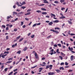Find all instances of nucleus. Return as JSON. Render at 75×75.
Returning <instances> with one entry per match:
<instances>
[{
    "label": "nucleus",
    "mask_w": 75,
    "mask_h": 75,
    "mask_svg": "<svg viewBox=\"0 0 75 75\" xmlns=\"http://www.w3.org/2000/svg\"><path fill=\"white\" fill-rule=\"evenodd\" d=\"M33 53H34V54H35V58H37V59H38V56H37V53H36V52H35V51H33Z\"/></svg>",
    "instance_id": "1"
},
{
    "label": "nucleus",
    "mask_w": 75,
    "mask_h": 75,
    "mask_svg": "<svg viewBox=\"0 0 75 75\" xmlns=\"http://www.w3.org/2000/svg\"><path fill=\"white\" fill-rule=\"evenodd\" d=\"M70 59L71 61H72L74 60V56L72 55L71 56Z\"/></svg>",
    "instance_id": "2"
},
{
    "label": "nucleus",
    "mask_w": 75,
    "mask_h": 75,
    "mask_svg": "<svg viewBox=\"0 0 75 75\" xmlns=\"http://www.w3.org/2000/svg\"><path fill=\"white\" fill-rule=\"evenodd\" d=\"M68 49L69 50H70L71 51H72V50H73V47L71 48L70 47H69Z\"/></svg>",
    "instance_id": "3"
},
{
    "label": "nucleus",
    "mask_w": 75,
    "mask_h": 75,
    "mask_svg": "<svg viewBox=\"0 0 75 75\" xmlns=\"http://www.w3.org/2000/svg\"><path fill=\"white\" fill-rule=\"evenodd\" d=\"M30 14H31V12H29L25 14V16H27L28 15H30Z\"/></svg>",
    "instance_id": "4"
},
{
    "label": "nucleus",
    "mask_w": 75,
    "mask_h": 75,
    "mask_svg": "<svg viewBox=\"0 0 75 75\" xmlns=\"http://www.w3.org/2000/svg\"><path fill=\"white\" fill-rule=\"evenodd\" d=\"M17 43H16L15 45H12V48H14L15 47H16V46H17Z\"/></svg>",
    "instance_id": "5"
},
{
    "label": "nucleus",
    "mask_w": 75,
    "mask_h": 75,
    "mask_svg": "<svg viewBox=\"0 0 75 75\" xmlns=\"http://www.w3.org/2000/svg\"><path fill=\"white\" fill-rule=\"evenodd\" d=\"M65 18V17L64 16H62L60 17L59 18L60 19H62L64 18Z\"/></svg>",
    "instance_id": "6"
},
{
    "label": "nucleus",
    "mask_w": 75,
    "mask_h": 75,
    "mask_svg": "<svg viewBox=\"0 0 75 75\" xmlns=\"http://www.w3.org/2000/svg\"><path fill=\"white\" fill-rule=\"evenodd\" d=\"M47 0H43L44 3H49L48 1H47Z\"/></svg>",
    "instance_id": "7"
},
{
    "label": "nucleus",
    "mask_w": 75,
    "mask_h": 75,
    "mask_svg": "<svg viewBox=\"0 0 75 75\" xmlns=\"http://www.w3.org/2000/svg\"><path fill=\"white\" fill-rule=\"evenodd\" d=\"M21 52V50H19V51H18L16 53L17 54H20V53Z\"/></svg>",
    "instance_id": "8"
},
{
    "label": "nucleus",
    "mask_w": 75,
    "mask_h": 75,
    "mask_svg": "<svg viewBox=\"0 0 75 75\" xmlns=\"http://www.w3.org/2000/svg\"><path fill=\"white\" fill-rule=\"evenodd\" d=\"M55 71L57 72V73H59V72H61V71H60L59 70H55Z\"/></svg>",
    "instance_id": "9"
},
{
    "label": "nucleus",
    "mask_w": 75,
    "mask_h": 75,
    "mask_svg": "<svg viewBox=\"0 0 75 75\" xmlns=\"http://www.w3.org/2000/svg\"><path fill=\"white\" fill-rule=\"evenodd\" d=\"M53 23H58L59 22V21L58 20H56L55 21H53Z\"/></svg>",
    "instance_id": "10"
},
{
    "label": "nucleus",
    "mask_w": 75,
    "mask_h": 75,
    "mask_svg": "<svg viewBox=\"0 0 75 75\" xmlns=\"http://www.w3.org/2000/svg\"><path fill=\"white\" fill-rule=\"evenodd\" d=\"M16 4H17L18 7L21 6V5H20V4H19V3L18 2H16Z\"/></svg>",
    "instance_id": "11"
},
{
    "label": "nucleus",
    "mask_w": 75,
    "mask_h": 75,
    "mask_svg": "<svg viewBox=\"0 0 75 75\" xmlns=\"http://www.w3.org/2000/svg\"><path fill=\"white\" fill-rule=\"evenodd\" d=\"M51 35H50L47 37V38L48 39H50V38H51Z\"/></svg>",
    "instance_id": "12"
},
{
    "label": "nucleus",
    "mask_w": 75,
    "mask_h": 75,
    "mask_svg": "<svg viewBox=\"0 0 75 75\" xmlns=\"http://www.w3.org/2000/svg\"><path fill=\"white\" fill-rule=\"evenodd\" d=\"M59 69L60 70H61V69H62V70H64V68L63 67H62L59 68Z\"/></svg>",
    "instance_id": "13"
},
{
    "label": "nucleus",
    "mask_w": 75,
    "mask_h": 75,
    "mask_svg": "<svg viewBox=\"0 0 75 75\" xmlns=\"http://www.w3.org/2000/svg\"><path fill=\"white\" fill-rule=\"evenodd\" d=\"M59 52V49H57L56 50V52H57V54H60V52Z\"/></svg>",
    "instance_id": "14"
},
{
    "label": "nucleus",
    "mask_w": 75,
    "mask_h": 75,
    "mask_svg": "<svg viewBox=\"0 0 75 75\" xmlns=\"http://www.w3.org/2000/svg\"><path fill=\"white\" fill-rule=\"evenodd\" d=\"M53 24V23L52 22H50V23H48V24L49 25H52Z\"/></svg>",
    "instance_id": "15"
},
{
    "label": "nucleus",
    "mask_w": 75,
    "mask_h": 75,
    "mask_svg": "<svg viewBox=\"0 0 75 75\" xmlns=\"http://www.w3.org/2000/svg\"><path fill=\"white\" fill-rule=\"evenodd\" d=\"M68 22L69 24H72V22H71V21H68Z\"/></svg>",
    "instance_id": "16"
},
{
    "label": "nucleus",
    "mask_w": 75,
    "mask_h": 75,
    "mask_svg": "<svg viewBox=\"0 0 75 75\" xmlns=\"http://www.w3.org/2000/svg\"><path fill=\"white\" fill-rule=\"evenodd\" d=\"M51 15H52V16L53 17H56V16L54 14H53L52 13H51Z\"/></svg>",
    "instance_id": "17"
},
{
    "label": "nucleus",
    "mask_w": 75,
    "mask_h": 75,
    "mask_svg": "<svg viewBox=\"0 0 75 75\" xmlns=\"http://www.w3.org/2000/svg\"><path fill=\"white\" fill-rule=\"evenodd\" d=\"M41 10H43L44 11H46V10H47V9L44 8H41Z\"/></svg>",
    "instance_id": "18"
},
{
    "label": "nucleus",
    "mask_w": 75,
    "mask_h": 75,
    "mask_svg": "<svg viewBox=\"0 0 75 75\" xmlns=\"http://www.w3.org/2000/svg\"><path fill=\"white\" fill-rule=\"evenodd\" d=\"M42 14H47V13L46 12H43L42 13Z\"/></svg>",
    "instance_id": "19"
},
{
    "label": "nucleus",
    "mask_w": 75,
    "mask_h": 75,
    "mask_svg": "<svg viewBox=\"0 0 75 75\" xmlns=\"http://www.w3.org/2000/svg\"><path fill=\"white\" fill-rule=\"evenodd\" d=\"M65 1V0H60V2H61L62 3H63Z\"/></svg>",
    "instance_id": "20"
},
{
    "label": "nucleus",
    "mask_w": 75,
    "mask_h": 75,
    "mask_svg": "<svg viewBox=\"0 0 75 75\" xmlns=\"http://www.w3.org/2000/svg\"><path fill=\"white\" fill-rule=\"evenodd\" d=\"M27 47H25L24 48V49L23 50V51H26V50H27Z\"/></svg>",
    "instance_id": "21"
},
{
    "label": "nucleus",
    "mask_w": 75,
    "mask_h": 75,
    "mask_svg": "<svg viewBox=\"0 0 75 75\" xmlns=\"http://www.w3.org/2000/svg\"><path fill=\"white\" fill-rule=\"evenodd\" d=\"M54 33H56V34H59V32L57 30H54Z\"/></svg>",
    "instance_id": "22"
},
{
    "label": "nucleus",
    "mask_w": 75,
    "mask_h": 75,
    "mask_svg": "<svg viewBox=\"0 0 75 75\" xmlns=\"http://www.w3.org/2000/svg\"><path fill=\"white\" fill-rule=\"evenodd\" d=\"M54 3H56V4H58L59 2L57 1H54Z\"/></svg>",
    "instance_id": "23"
},
{
    "label": "nucleus",
    "mask_w": 75,
    "mask_h": 75,
    "mask_svg": "<svg viewBox=\"0 0 75 75\" xmlns=\"http://www.w3.org/2000/svg\"><path fill=\"white\" fill-rule=\"evenodd\" d=\"M9 53V52L8 51H7V52L5 51L4 52V54H8Z\"/></svg>",
    "instance_id": "24"
},
{
    "label": "nucleus",
    "mask_w": 75,
    "mask_h": 75,
    "mask_svg": "<svg viewBox=\"0 0 75 75\" xmlns=\"http://www.w3.org/2000/svg\"><path fill=\"white\" fill-rule=\"evenodd\" d=\"M61 55H63V56H65V54H64L62 52H61Z\"/></svg>",
    "instance_id": "25"
},
{
    "label": "nucleus",
    "mask_w": 75,
    "mask_h": 75,
    "mask_svg": "<svg viewBox=\"0 0 75 75\" xmlns=\"http://www.w3.org/2000/svg\"><path fill=\"white\" fill-rule=\"evenodd\" d=\"M13 14H16V15H17V13L16 12H13Z\"/></svg>",
    "instance_id": "26"
},
{
    "label": "nucleus",
    "mask_w": 75,
    "mask_h": 75,
    "mask_svg": "<svg viewBox=\"0 0 75 75\" xmlns=\"http://www.w3.org/2000/svg\"><path fill=\"white\" fill-rule=\"evenodd\" d=\"M21 8H23V9H24V8H25L26 7H25V6H23L21 7Z\"/></svg>",
    "instance_id": "27"
},
{
    "label": "nucleus",
    "mask_w": 75,
    "mask_h": 75,
    "mask_svg": "<svg viewBox=\"0 0 75 75\" xmlns=\"http://www.w3.org/2000/svg\"><path fill=\"white\" fill-rule=\"evenodd\" d=\"M12 62V61H9L6 62L7 64H9L10 63H11Z\"/></svg>",
    "instance_id": "28"
},
{
    "label": "nucleus",
    "mask_w": 75,
    "mask_h": 75,
    "mask_svg": "<svg viewBox=\"0 0 75 75\" xmlns=\"http://www.w3.org/2000/svg\"><path fill=\"white\" fill-rule=\"evenodd\" d=\"M23 40V38H22L21 39H20L19 40V42H21V41H22Z\"/></svg>",
    "instance_id": "29"
},
{
    "label": "nucleus",
    "mask_w": 75,
    "mask_h": 75,
    "mask_svg": "<svg viewBox=\"0 0 75 75\" xmlns=\"http://www.w3.org/2000/svg\"><path fill=\"white\" fill-rule=\"evenodd\" d=\"M31 11V9H28L27 10V12H29V11Z\"/></svg>",
    "instance_id": "30"
},
{
    "label": "nucleus",
    "mask_w": 75,
    "mask_h": 75,
    "mask_svg": "<svg viewBox=\"0 0 75 75\" xmlns=\"http://www.w3.org/2000/svg\"><path fill=\"white\" fill-rule=\"evenodd\" d=\"M59 58H61V60H62V57L61 56H59Z\"/></svg>",
    "instance_id": "31"
},
{
    "label": "nucleus",
    "mask_w": 75,
    "mask_h": 75,
    "mask_svg": "<svg viewBox=\"0 0 75 75\" xmlns=\"http://www.w3.org/2000/svg\"><path fill=\"white\" fill-rule=\"evenodd\" d=\"M50 68V66L47 65L46 66V69H48V68Z\"/></svg>",
    "instance_id": "32"
},
{
    "label": "nucleus",
    "mask_w": 75,
    "mask_h": 75,
    "mask_svg": "<svg viewBox=\"0 0 75 75\" xmlns=\"http://www.w3.org/2000/svg\"><path fill=\"white\" fill-rule=\"evenodd\" d=\"M36 12L38 13H41V11H36Z\"/></svg>",
    "instance_id": "33"
},
{
    "label": "nucleus",
    "mask_w": 75,
    "mask_h": 75,
    "mask_svg": "<svg viewBox=\"0 0 75 75\" xmlns=\"http://www.w3.org/2000/svg\"><path fill=\"white\" fill-rule=\"evenodd\" d=\"M57 45L60 47H61V45L60 44H57Z\"/></svg>",
    "instance_id": "34"
},
{
    "label": "nucleus",
    "mask_w": 75,
    "mask_h": 75,
    "mask_svg": "<svg viewBox=\"0 0 75 75\" xmlns=\"http://www.w3.org/2000/svg\"><path fill=\"white\" fill-rule=\"evenodd\" d=\"M25 4V1H23L22 3V5L23 6V5L24 4Z\"/></svg>",
    "instance_id": "35"
},
{
    "label": "nucleus",
    "mask_w": 75,
    "mask_h": 75,
    "mask_svg": "<svg viewBox=\"0 0 75 75\" xmlns=\"http://www.w3.org/2000/svg\"><path fill=\"white\" fill-rule=\"evenodd\" d=\"M35 36V35H32L31 36V38H34V37Z\"/></svg>",
    "instance_id": "36"
},
{
    "label": "nucleus",
    "mask_w": 75,
    "mask_h": 75,
    "mask_svg": "<svg viewBox=\"0 0 75 75\" xmlns=\"http://www.w3.org/2000/svg\"><path fill=\"white\" fill-rule=\"evenodd\" d=\"M8 69V68H6L4 69V71H5V72H6L7 71Z\"/></svg>",
    "instance_id": "37"
},
{
    "label": "nucleus",
    "mask_w": 75,
    "mask_h": 75,
    "mask_svg": "<svg viewBox=\"0 0 75 75\" xmlns=\"http://www.w3.org/2000/svg\"><path fill=\"white\" fill-rule=\"evenodd\" d=\"M65 65H66V66L68 65V63H67V62H65Z\"/></svg>",
    "instance_id": "38"
},
{
    "label": "nucleus",
    "mask_w": 75,
    "mask_h": 75,
    "mask_svg": "<svg viewBox=\"0 0 75 75\" xmlns=\"http://www.w3.org/2000/svg\"><path fill=\"white\" fill-rule=\"evenodd\" d=\"M20 38V36H19L17 38H16V39H17V40H19Z\"/></svg>",
    "instance_id": "39"
},
{
    "label": "nucleus",
    "mask_w": 75,
    "mask_h": 75,
    "mask_svg": "<svg viewBox=\"0 0 75 75\" xmlns=\"http://www.w3.org/2000/svg\"><path fill=\"white\" fill-rule=\"evenodd\" d=\"M36 25H37V23L34 24L33 25V27H35V26H36Z\"/></svg>",
    "instance_id": "40"
},
{
    "label": "nucleus",
    "mask_w": 75,
    "mask_h": 75,
    "mask_svg": "<svg viewBox=\"0 0 75 75\" xmlns=\"http://www.w3.org/2000/svg\"><path fill=\"white\" fill-rule=\"evenodd\" d=\"M72 71H73V70H69L68 71V72H72Z\"/></svg>",
    "instance_id": "41"
},
{
    "label": "nucleus",
    "mask_w": 75,
    "mask_h": 75,
    "mask_svg": "<svg viewBox=\"0 0 75 75\" xmlns=\"http://www.w3.org/2000/svg\"><path fill=\"white\" fill-rule=\"evenodd\" d=\"M61 65H64V63L62 62L60 64Z\"/></svg>",
    "instance_id": "42"
},
{
    "label": "nucleus",
    "mask_w": 75,
    "mask_h": 75,
    "mask_svg": "<svg viewBox=\"0 0 75 75\" xmlns=\"http://www.w3.org/2000/svg\"><path fill=\"white\" fill-rule=\"evenodd\" d=\"M18 70V69H14L13 71V72H16V71H17V70Z\"/></svg>",
    "instance_id": "43"
},
{
    "label": "nucleus",
    "mask_w": 75,
    "mask_h": 75,
    "mask_svg": "<svg viewBox=\"0 0 75 75\" xmlns=\"http://www.w3.org/2000/svg\"><path fill=\"white\" fill-rule=\"evenodd\" d=\"M68 8H67L66 10V11L65 12V13H67V11H68Z\"/></svg>",
    "instance_id": "44"
},
{
    "label": "nucleus",
    "mask_w": 75,
    "mask_h": 75,
    "mask_svg": "<svg viewBox=\"0 0 75 75\" xmlns=\"http://www.w3.org/2000/svg\"><path fill=\"white\" fill-rule=\"evenodd\" d=\"M21 25H23V24H24V22H23L21 21Z\"/></svg>",
    "instance_id": "45"
},
{
    "label": "nucleus",
    "mask_w": 75,
    "mask_h": 75,
    "mask_svg": "<svg viewBox=\"0 0 75 75\" xmlns=\"http://www.w3.org/2000/svg\"><path fill=\"white\" fill-rule=\"evenodd\" d=\"M59 30V28L58 27L55 28V30Z\"/></svg>",
    "instance_id": "46"
},
{
    "label": "nucleus",
    "mask_w": 75,
    "mask_h": 75,
    "mask_svg": "<svg viewBox=\"0 0 75 75\" xmlns=\"http://www.w3.org/2000/svg\"><path fill=\"white\" fill-rule=\"evenodd\" d=\"M37 67V66H34L33 67H32L31 68H35Z\"/></svg>",
    "instance_id": "47"
},
{
    "label": "nucleus",
    "mask_w": 75,
    "mask_h": 75,
    "mask_svg": "<svg viewBox=\"0 0 75 75\" xmlns=\"http://www.w3.org/2000/svg\"><path fill=\"white\" fill-rule=\"evenodd\" d=\"M8 61L10 60H13V58H10L8 59Z\"/></svg>",
    "instance_id": "48"
},
{
    "label": "nucleus",
    "mask_w": 75,
    "mask_h": 75,
    "mask_svg": "<svg viewBox=\"0 0 75 75\" xmlns=\"http://www.w3.org/2000/svg\"><path fill=\"white\" fill-rule=\"evenodd\" d=\"M6 40H8V36H6Z\"/></svg>",
    "instance_id": "49"
},
{
    "label": "nucleus",
    "mask_w": 75,
    "mask_h": 75,
    "mask_svg": "<svg viewBox=\"0 0 75 75\" xmlns=\"http://www.w3.org/2000/svg\"><path fill=\"white\" fill-rule=\"evenodd\" d=\"M13 71H12L11 72H10L8 74V75H11V74H13Z\"/></svg>",
    "instance_id": "50"
},
{
    "label": "nucleus",
    "mask_w": 75,
    "mask_h": 75,
    "mask_svg": "<svg viewBox=\"0 0 75 75\" xmlns=\"http://www.w3.org/2000/svg\"><path fill=\"white\" fill-rule=\"evenodd\" d=\"M17 29H16V28H15L14 30V31H17Z\"/></svg>",
    "instance_id": "51"
},
{
    "label": "nucleus",
    "mask_w": 75,
    "mask_h": 75,
    "mask_svg": "<svg viewBox=\"0 0 75 75\" xmlns=\"http://www.w3.org/2000/svg\"><path fill=\"white\" fill-rule=\"evenodd\" d=\"M2 27L3 28H6V26L5 25H2Z\"/></svg>",
    "instance_id": "52"
},
{
    "label": "nucleus",
    "mask_w": 75,
    "mask_h": 75,
    "mask_svg": "<svg viewBox=\"0 0 75 75\" xmlns=\"http://www.w3.org/2000/svg\"><path fill=\"white\" fill-rule=\"evenodd\" d=\"M25 19L26 20H27V21H28V20H29V19L28 18H25Z\"/></svg>",
    "instance_id": "53"
},
{
    "label": "nucleus",
    "mask_w": 75,
    "mask_h": 75,
    "mask_svg": "<svg viewBox=\"0 0 75 75\" xmlns=\"http://www.w3.org/2000/svg\"><path fill=\"white\" fill-rule=\"evenodd\" d=\"M1 57H2L3 58H5V57H4L3 55H2Z\"/></svg>",
    "instance_id": "54"
},
{
    "label": "nucleus",
    "mask_w": 75,
    "mask_h": 75,
    "mask_svg": "<svg viewBox=\"0 0 75 75\" xmlns=\"http://www.w3.org/2000/svg\"><path fill=\"white\" fill-rule=\"evenodd\" d=\"M19 14H23V12H21L19 13Z\"/></svg>",
    "instance_id": "55"
},
{
    "label": "nucleus",
    "mask_w": 75,
    "mask_h": 75,
    "mask_svg": "<svg viewBox=\"0 0 75 75\" xmlns=\"http://www.w3.org/2000/svg\"><path fill=\"white\" fill-rule=\"evenodd\" d=\"M40 24H41V23H37L36 25H40Z\"/></svg>",
    "instance_id": "56"
},
{
    "label": "nucleus",
    "mask_w": 75,
    "mask_h": 75,
    "mask_svg": "<svg viewBox=\"0 0 75 75\" xmlns=\"http://www.w3.org/2000/svg\"><path fill=\"white\" fill-rule=\"evenodd\" d=\"M44 6V4H41L39 5V6Z\"/></svg>",
    "instance_id": "57"
},
{
    "label": "nucleus",
    "mask_w": 75,
    "mask_h": 75,
    "mask_svg": "<svg viewBox=\"0 0 75 75\" xmlns=\"http://www.w3.org/2000/svg\"><path fill=\"white\" fill-rule=\"evenodd\" d=\"M71 35H75V34L73 33H71L70 34Z\"/></svg>",
    "instance_id": "58"
},
{
    "label": "nucleus",
    "mask_w": 75,
    "mask_h": 75,
    "mask_svg": "<svg viewBox=\"0 0 75 75\" xmlns=\"http://www.w3.org/2000/svg\"><path fill=\"white\" fill-rule=\"evenodd\" d=\"M4 65H2L1 67V68H2V69H3L4 68Z\"/></svg>",
    "instance_id": "59"
},
{
    "label": "nucleus",
    "mask_w": 75,
    "mask_h": 75,
    "mask_svg": "<svg viewBox=\"0 0 75 75\" xmlns=\"http://www.w3.org/2000/svg\"><path fill=\"white\" fill-rule=\"evenodd\" d=\"M65 8H61V10H65Z\"/></svg>",
    "instance_id": "60"
},
{
    "label": "nucleus",
    "mask_w": 75,
    "mask_h": 75,
    "mask_svg": "<svg viewBox=\"0 0 75 75\" xmlns=\"http://www.w3.org/2000/svg\"><path fill=\"white\" fill-rule=\"evenodd\" d=\"M25 27V25H24L23 26V28H24Z\"/></svg>",
    "instance_id": "61"
},
{
    "label": "nucleus",
    "mask_w": 75,
    "mask_h": 75,
    "mask_svg": "<svg viewBox=\"0 0 75 75\" xmlns=\"http://www.w3.org/2000/svg\"><path fill=\"white\" fill-rule=\"evenodd\" d=\"M17 11H20V9H18L16 10Z\"/></svg>",
    "instance_id": "62"
},
{
    "label": "nucleus",
    "mask_w": 75,
    "mask_h": 75,
    "mask_svg": "<svg viewBox=\"0 0 75 75\" xmlns=\"http://www.w3.org/2000/svg\"><path fill=\"white\" fill-rule=\"evenodd\" d=\"M6 30H8V27H7L6 28Z\"/></svg>",
    "instance_id": "63"
},
{
    "label": "nucleus",
    "mask_w": 75,
    "mask_h": 75,
    "mask_svg": "<svg viewBox=\"0 0 75 75\" xmlns=\"http://www.w3.org/2000/svg\"><path fill=\"white\" fill-rule=\"evenodd\" d=\"M54 52V49H52V50H50V52Z\"/></svg>",
    "instance_id": "64"
}]
</instances>
